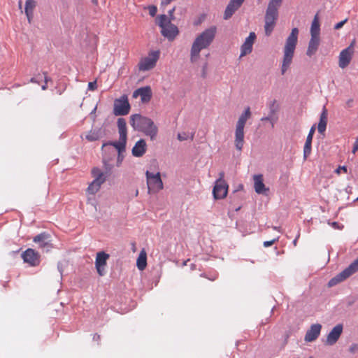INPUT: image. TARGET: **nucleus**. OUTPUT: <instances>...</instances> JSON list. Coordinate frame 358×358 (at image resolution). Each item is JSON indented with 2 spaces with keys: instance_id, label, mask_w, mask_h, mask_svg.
Masks as SVG:
<instances>
[{
  "instance_id": "obj_1",
  "label": "nucleus",
  "mask_w": 358,
  "mask_h": 358,
  "mask_svg": "<svg viewBox=\"0 0 358 358\" xmlns=\"http://www.w3.org/2000/svg\"><path fill=\"white\" fill-rule=\"evenodd\" d=\"M216 31V27L212 26L205 29L194 39L190 50L191 62H196L200 57V52L212 43L215 37Z\"/></svg>"
},
{
  "instance_id": "obj_2",
  "label": "nucleus",
  "mask_w": 358,
  "mask_h": 358,
  "mask_svg": "<svg viewBox=\"0 0 358 358\" xmlns=\"http://www.w3.org/2000/svg\"><path fill=\"white\" fill-rule=\"evenodd\" d=\"M130 124L134 130L143 132L152 141L156 139L158 127L150 118L140 114H134L130 117Z\"/></svg>"
},
{
  "instance_id": "obj_3",
  "label": "nucleus",
  "mask_w": 358,
  "mask_h": 358,
  "mask_svg": "<svg viewBox=\"0 0 358 358\" xmlns=\"http://www.w3.org/2000/svg\"><path fill=\"white\" fill-rule=\"evenodd\" d=\"M299 29L293 28L283 48V57L281 66V73L284 75L289 68L294 55V51L298 41Z\"/></svg>"
},
{
  "instance_id": "obj_4",
  "label": "nucleus",
  "mask_w": 358,
  "mask_h": 358,
  "mask_svg": "<svg viewBox=\"0 0 358 358\" xmlns=\"http://www.w3.org/2000/svg\"><path fill=\"white\" fill-rule=\"evenodd\" d=\"M282 3V0H271L268 2L264 16V31L267 36H269L274 29L278 18V9Z\"/></svg>"
},
{
  "instance_id": "obj_5",
  "label": "nucleus",
  "mask_w": 358,
  "mask_h": 358,
  "mask_svg": "<svg viewBox=\"0 0 358 358\" xmlns=\"http://www.w3.org/2000/svg\"><path fill=\"white\" fill-rule=\"evenodd\" d=\"M250 116V108L247 107L240 115L236 124L234 144L236 148L239 151L242 150L244 145V127Z\"/></svg>"
},
{
  "instance_id": "obj_6",
  "label": "nucleus",
  "mask_w": 358,
  "mask_h": 358,
  "mask_svg": "<svg viewBox=\"0 0 358 358\" xmlns=\"http://www.w3.org/2000/svg\"><path fill=\"white\" fill-rule=\"evenodd\" d=\"M157 23L161 28L162 35L169 41L174 40L178 36L179 33L178 27L171 22V19H169L166 15H159Z\"/></svg>"
},
{
  "instance_id": "obj_7",
  "label": "nucleus",
  "mask_w": 358,
  "mask_h": 358,
  "mask_svg": "<svg viewBox=\"0 0 358 358\" xmlns=\"http://www.w3.org/2000/svg\"><path fill=\"white\" fill-rule=\"evenodd\" d=\"M106 173L102 172L99 168H94L92 170V174L94 178V180L90 184L87 192L89 194H94L100 189L101 185L106 181L107 176L109 175L111 166L106 164Z\"/></svg>"
},
{
  "instance_id": "obj_8",
  "label": "nucleus",
  "mask_w": 358,
  "mask_h": 358,
  "mask_svg": "<svg viewBox=\"0 0 358 358\" xmlns=\"http://www.w3.org/2000/svg\"><path fill=\"white\" fill-rule=\"evenodd\" d=\"M358 271V257L353 261L347 268L332 278L328 282V287H331L344 281Z\"/></svg>"
},
{
  "instance_id": "obj_9",
  "label": "nucleus",
  "mask_w": 358,
  "mask_h": 358,
  "mask_svg": "<svg viewBox=\"0 0 358 358\" xmlns=\"http://www.w3.org/2000/svg\"><path fill=\"white\" fill-rule=\"evenodd\" d=\"M145 176L149 194L151 192H158L164 188L163 182L159 172L153 173L149 171H146Z\"/></svg>"
},
{
  "instance_id": "obj_10",
  "label": "nucleus",
  "mask_w": 358,
  "mask_h": 358,
  "mask_svg": "<svg viewBox=\"0 0 358 358\" xmlns=\"http://www.w3.org/2000/svg\"><path fill=\"white\" fill-rule=\"evenodd\" d=\"M130 109L131 106L127 95L123 94L120 98L114 100L113 113L115 116L127 115L129 114Z\"/></svg>"
},
{
  "instance_id": "obj_11",
  "label": "nucleus",
  "mask_w": 358,
  "mask_h": 358,
  "mask_svg": "<svg viewBox=\"0 0 358 358\" xmlns=\"http://www.w3.org/2000/svg\"><path fill=\"white\" fill-rule=\"evenodd\" d=\"M159 51H151L148 55L141 59L138 64V69L140 71H146L153 69L159 58Z\"/></svg>"
},
{
  "instance_id": "obj_12",
  "label": "nucleus",
  "mask_w": 358,
  "mask_h": 358,
  "mask_svg": "<svg viewBox=\"0 0 358 358\" xmlns=\"http://www.w3.org/2000/svg\"><path fill=\"white\" fill-rule=\"evenodd\" d=\"M21 257L31 266H36L41 262L40 255L32 248L27 249L22 253Z\"/></svg>"
},
{
  "instance_id": "obj_13",
  "label": "nucleus",
  "mask_w": 358,
  "mask_h": 358,
  "mask_svg": "<svg viewBox=\"0 0 358 358\" xmlns=\"http://www.w3.org/2000/svg\"><path fill=\"white\" fill-rule=\"evenodd\" d=\"M109 257V255L105 252H99L96 254L95 266L100 276H103L106 274V266Z\"/></svg>"
},
{
  "instance_id": "obj_14",
  "label": "nucleus",
  "mask_w": 358,
  "mask_h": 358,
  "mask_svg": "<svg viewBox=\"0 0 358 358\" xmlns=\"http://www.w3.org/2000/svg\"><path fill=\"white\" fill-rule=\"evenodd\" d=\"M354 43H352L348 48L343 50L339 55V67L344 69L348 66L354 52Z\"/></svg>"
},
{
  "instance_id": "obj_15",
  "label": "nucleus",
  "mask_w": 358,
  "mask_h": 358,
  "mask_svg": "<svg viewBox=\"0 0 358 358\" xmlns=\"http://www.w3.org/2000/svg\"><path fill=\"white\" fill-rule=\"evenodd\" d=\"M244 1L245 0H230L225 8L223 17L224 19L229 20L231 18L234 13L242 6Z\"/></svg>"
},
{
  "instance_id": "obj_16",
  "label": "nucleus",
  "mask_w": 358,
  "mask_h": 358,
  "mask_svg": "<svg viewBox=\"0 0 358 358\" xmlns=\"http://www.w3.org/2000/svg\"><path fill=\"white\" fill-rule=\"evenodd\" d=\"M132 96L134 99L141 96V100L143 103H148L152 98L151 88L149 86L140 87L133 92Z\"/></svg>"
},
{
  "instance_id": "obj_17",
  "label": "nucleus",
  "mask_w": 358,
  "mask_h": 358,
  "mask_svg": "<svg viewBox=\"0 0 358 358\" xmlns=\"http://www.w3.org/2000/svg\"><path fill=\"white\" fill-rule=\"evenodd\" d=\"M256 38V34L255 32H250L249 36L245 38V42L241 47V55L240 57L245 56L250 54L252 50V45Z\"/></svg>"
},
{
  "instance_id": "obj_18",
  "label": "nucleus",
  "mask_w": 358,
  "mask_h": 358,
  "mask_svg": "<svg viewBox=\"0 0 358 358\" xmlns=\"http://www.w3.org/2000/svg\"><path fill=\"white\" fill-rule=\"evenodd\" d=\"M343 329V327L341 324L336 325L327 335L326 343L329 345L335 344L340 338Z\"/></svg>"
},
{
  "instance_id": "obj_19",
  "label": "nucleus",
  "mask_w": 358,
  "mask_h": 358,
  "mask_svg": "<svg viewBox=\"0 0 358 358\" xmlns=\"http://www.w3.org/2000/svg\"><path fill=\"white\" fill-rule=\"evenodd\" d=\"M322 329V325L320 324H314L310 326V328L307 331L304 340L306 342H312L317 338L320 336Z\"/></svg>"
},
{
  "instance_id": "obj_20",
  "label": "nucleus",
  "mask_w": 358,
  "mask_h": 358,
  "mask_svg": "<svg viewBox=\"0 0 358 358\" xmlns=\"http://www.w3.org/2000/svg\"><path fill=\"white\" fill-rule=\"evenodd\" d=\"M315 131V125H313L309 131L306 137L305 145L303 147V159L306 160L311 153L312 150V141Z\"/></svg>"
},
{
  "instance_id": "obj_21",
  "label": "nucleus",
  "mask_w": 358,
  "mask_h": 358,
  "mask_svg": "<svg viewBox=\"0 0 358 358\" xmlns=\"http://www.w3.org/2000/svg\"><path fill=\"white\" fill-rule=\"evenodd\" d=\"M227 191L228 185L227 183L221 184L215 182L213 189V194L215 199H221L227 196Z\"/></svg>"
},
{
  "instance_id": "obj_22",
  "label": "nucleus",
  "mask_w": 358,
  "mask_h": 358,
  "mask_svg": "<svg viewBox=\"0 0 358 358\" xmlns=\"http://www.w3.org/2000/svg\"><path fill=\"white\" fill-rule=\"evenodd\" d=\"M146 152V143L145 140L138 141L132 148L131 153L136 157H142Z\"/></svg>"
},
{
  "instance_id": "obj_23",
  "label": "nucleus",
  "mask_w": 358,
  "mask_h": 358,
  "mask_svg": "<svg viewBox=\"0 0 358 358\" xmlns=\"http://www.w3.org/2000/svg\"><path fill=\"white\" fill-rule=\"evenodd\" d=\"M33 241L38 243L40 248H43L45 247H49L50 242V235L46 232L41 233L34 237Z\"/></svg>"
},
{
  "instance_id": "obj_24",
  "label": "nucleus",
  "mask_w": 358,
  "mask_h": 358,
  "mask_svg": "<svg viewBox=\"0 0 358 358\" xmlns=\"http://www.w3.org/2000/svg\"><path fill=\"white\" fill-rule=\"evenodd\" d=\"M327 110L325 106L323 107L322 113L320 116V120L317 125L318 132L323 134L326 130L327 124Z\"/></svg>"
},
{
  "instance_id": "obj_25",
  "label": "nucleus",
  "mask_w": 358,
  "mask_h": 358,
  "mask_svg": "<svg viewBox=\"0 0 358 358\" xmlns=\"http://www.w3.org/2000/svg\"><path fill=\"white\" fill-rule=\"evenodd\" d=\"M254 187L255 192L257 194H263L268 189L265 187V185L263 182V176L261 174L255 175L254 177Z\"/></svg>"
},
{
  "instance_id": "obj_26",
  "label": "nucleus",
  "mask_w": 358,
  "mask_h": 358,
  "mask_svg": "<svg viewBox=\"0 0 358 358\" xmlns=\"http://www.w3.org/2000/svg\"><path fill=\"white\" fill-rule=\"evenodd\" d=\"M36 6V2L34 0H26L24 13L27 17L29 23L31 22L34 17V10Z\"/></svg>"
},
{
  "instance_id": "obj_27",
  "label": "nucleus",
  "mask_w": 358,
  "mask_h": 358,
  "mask_svg": "<svg viewBox=\"0 0 358 358\" xmlns=\"http://www.w3.org/2000/svg\"><path fill=\"white\" fill-rule=\"evenodd\" d=\"M319 45L320 37L311 36L308 43L306 55L309 57H311L313 55H314L317 52Z\"/></svg>"
},
{
  "instance_id": "obj_28",
  "label": "nucleus",
  "mask_w": 358,
  "mask_h": 358,
  "mask_svg": "<svg viewBox=\"0 0 358 358\" xmlns=\"http://www.w3.org/2000/svg\"><path fill=\"white\" fill-rule=\"evenodd\" d=\"M127 138L120 136V138L118 141L108 142L103 144V147L107 145H111L114 146L118 151V152H121L125 150L126 143H127Z\"/></svg>"
},
{
  "instance_id": "obj_29",
  "label": "nucleus",
  "mask_w": 358,
  "mask_h": 358,
  "mask_svg": "<svg viewBox=\"0 0 358 358\" xmlns=\"http://www.w3.org/2000/svg\"><path fill=\"white\" fill-rule=\"evenodd\" d=\"M104 136V131L101 128L92 129L89 131L85 138L89 141H95Z\"/></svg>"
},
{
  "instance_id": "obj_30",
  "label": "nucleus",
  "mask_w": 358,
  "mask_h": 358,
  "mask_svg": "<svg viewBox=\"0 0 358 358\" xmlns=\"http://www.w3.org/2000/svg\"><path fill=\"white\" fill-rule=\"evenodd\" d=\"M320 23L317 15H316L312 22L310 27V35L313 37H320Z\"/></svg>"
},
{
  "instance_id": "obj_31",
  "label": "nucleus",
  "mask_w": 358,
  "mask_h": 358,
  "mask_svg": "<svg viewBox=\"0 0 358 358\" xmlns=\"http://www.w3.org/2000/svg\"><path fill=\"white\" fill-rule=\"evenodd\" d=\"M117 127L118 132L120 136L123 137H127V122L124 118L120 117L117 119Z\"/></svg>"
},
{
  "instance_id": "obj_32",
  "label": "nucleus",
  "mask_w": 358,
  "mask_h": 358,
  "mask_svg": "<svg viewBox=\"0 0 358 358\" xmlns=\"http://www.w3.org/2000/svg\"><path fill=\"white\" fill-rule=\"evenodd\" d=\"M137 267L139 270L143 271L147 265L146 254L143 252H141L136 262Z\"/></svg>"
},
{
  "instance_id": "obj_33",
  "label": "nucleus",
  "mask_w": 358,
  "mask_h": 358,
  "mask_svg": "<svg viewBox=\"0 0 358 358\" xmlns=\"http://www.w3.org/2000/svg\"><path fill=\"white\" fill-rule=\"evenodd\" d=\"M269 114L274 117V115L278 110V106L275 100H272L268 103Z\"/></svg>"
},
{
  "instance_id": "obj_34",
  "label": "nucleus",
  "mask_w": 358,
  "mask_h": 358,
  "mask_svg": "<svg viewBox=\"0 0 358 358\" xmlns=\"http://www.w3.org/2000/svg\"><path fill=\"white\" fill-rule=\"evenodd\" d=\"M145 9H148V10L149 14L152 17L155 16L156 14H157V6H155L154 5H150L148 6H147V7H145Z\"/></svg>"
},
{
  "instance_id": "obj_35",
  "label": "nucleus",
  "mask_w": 358,
  "mask_h": 358,
  "mask_svg": "<svg viewBox=\"0 0 358 358\" xmlns=\"http://www.w3.org/2000/svg\"><path fill=\"white\" fill-rule=\"evenodd\" d=\"M189 138V136L187 133L185 132H182V133H179L178 134V139L180 141H185L187 140V138Z\"/></svg>"
},
{
  "instance_id": "obj_36",
  "label": "nucleus",
  "mask_w": 358,
  "mask_h": 358,
  "mask_svg": "<svg viewBox=\"0 0 358 358\" xmlns=\"http://www.w3.org/2000/svg\"><path fill=\"white\" fill-rule=\"evenodd\" d=\"M208 63L205 62L202 66L201 77L206 78L207 76Z\"/></svg>"
},
{
  "instance_id": "obj_37",
  "label": "nucleus",
  "mask_w": 358,
  "mask_h": 358,
  "mask_svg": "<svg viewBox=\"0 0 358 358\" xmlns=\"http://www.w3.org/2000/svg\"><path fill=\"white\" fill-rule=\"evenodd\" d=\"M278 240V237L275 238H273V240L271 241H264L263 245L265 248H268V247H270L271 246L275 241H277Z\"/></svg>"
},
{
  "instance_id": "obj_38",
  "label": "nucleus",
  "mask_w": 358,
  "mask_h": 358,
  "mask_svg": "<svg viewBox=\"0 0 358 358\" xmlns=\"http://www.w3.org/2000/svg\"><path fill=\"white\" fill-rule=\"evenodd\" d=\"M219 178L215 181L216 182H220V183H227L225 182V180H224V173L223 171H221L220 173H219Z\"/></svg>"
},
{
  "instance_id": "obj_39",
  "label": "nucleus",
  "mask_w": 358,
  "mask_h": 358,
  "mask_svg": "<svg viewBox=\"0 0 358 358\" xmlns=\"http://www.w3.org/2000/svg\"><path fill=\"white\" fill-rule=\"evenodd\" d=\"M96 87H97V84H96V81L90 82L88 83V90H89L93 91V90H96Z\"/></svg>"
},
{
  "instance_id": "obj_40",
  "label": "nucleus",
  "mask_w": 358,
  "mask_h": 358,
  "mask_svg": "<svg viewBox=\"0 0 358 358\" xmlns=\"http://www.w3.org/2000/svg\"><path fill=\"white\" fill-rule=\"evenodd\" d=\"M347 21H348V19L346 18V19L343 20V21L337 23L336 24H335L334 29H341L347 22Z\"/></svg>"
},
{
  "instance_id": "obj_41",
  "label": "nucleus",
  "mask_w": 358,
  "mask_h": 358,
  "mask_svg": "<svg viewBox=\"0 0 358 358\" xmlns=\"http://www.w3.org/2000/svg\"><path fill=\"white\" fill-rule=\"evenodd\" d=\"M273 120V116L270 115L268 113V115L266 116V117H263L261 118V121L262 122H264V121H271L272 122Z\"/></svg>"
},
{
  "instance_id": "obj_42",
  "label": "nucleus",
  "mask_w": 358,
  "mask_h": 358,
  "mask_svg": "<svg viewBox=\"0 0 358 358\" xmlns=\"http://www.w3.org/2000/svg\"><path fill=\"white\" fill-rule=\"evenodd\" d=\"M175 10H176V7H173L172 9H171L168 12V14H169V19H171V22L174 20L173 13L175 11Z\"/></svg>"
},
{
  "instance_id": "obj_43",
  "label": "nucleus",
  "mask_w": 358,
  "mask_h": 358,
  "mask_svg": "<svg viewBox=\"0 0 358 358\" xmlns=\"http://www.w3.org/2000/svg\"><path fill=\"white\" fill-rule=\"evenodd\" d=\"M358 150V137L356 138L352 148V153H355Z\"/></svg>"
},
{
  "instance_id": "obj_44",
  "label": "nucleus",
  "mask_w": 358,
  "mask_h": 358,
  "mask_svg": "<svg viewBox=\"0 0 358 358\" xmlns=\"http://www.w3.org/2000/svg\"><path fill=\"white\" fill-rule=\"evenodd\" d=\"M341 170H342V171H343L345 173H346V172H347V168H346V166H338V167L336 169L335 172H336V173L339 174V173H341Z\"/></svg>"
},
{
  "instance_id": "obj_45",
  "label": "nucleus",
  "mask_w": 358,
  "mask_h": 358,
  "mask_svg": "<svg viewBox=\"0 0 358 358\" xmlns=\"http://www.w3.org/2000/svg\"><path fill=\"white\" fill-rule=\"evenodd\" d=\"M357 350H358V345L357 344H352L350 347V349H349V350L351 353H355Z\"/></svg>"
},
{
  "instance_id": "obj_46",
  "label": "nucleus",
  "mask_w": 358,
  "mask_h": 358,
  "mask_svg": "<svg viewBox=\"0 0 358 358\" xmlns=\"http://www.w3.org/2000/svg\"><path fill=\"white\" fill-rule=\"evenodd\" d=\"M329 224H331L334 229H340L339 224L337 222H333L331 223L329 222Z\"/></svg>"
},
{
  "instance_id": "obj_47",
  "label": "nucleus",
  "mask_w": 358,
  "mask_h": 358,
  "mask_svg": "<svg viewBox=\"0 0 358 358\" xmlns=\"http://www.w3.org/2000/svg\"><path fill=\"white\" fill-rule=\"evenodd\" d=\"M299 236H300V234H299V233H298V234L296 235V236L295 239L293 241V245H294V246H296V245H297V241H298V238H299Z\"/></svg>"
},
{
  "instance_id": "obj_48",
  "label": "nucleus",
  "mask_w": 358,
  "mask_h": 358,
  "mask_svg": "<svg viewBox=\"0 0 358 358\" xmlns=\"http://www.w3.org/2000/svg\"><path fill=\"white\" fill-rule=\"evenodd\" d=\"M44 81L45 83H47L49 80H50V78L47 76V73L44 72Z\"/></svg>"
},
{
  "instance_id": "obj_49",
  "label": "nucleus",
  "mask_w": 358,
  "mask_h": 358,
  "mask_svg": "<svg viewBox=\"0 0 358 358\" xmlns=\"http://www.w3.org/2000/svg\"><path fill=\"white\" fill-rule=\"evenodd\" d=\"M93 340L94 341H99L100 340V336L97 334H95L93 336Z\"/></svg>"
},
{
  "instance_id": "obj_50",
  "label": "nucleus",
  "mask_w": 358,
  "mask_h": 358,
  "mask_svg": "<svg viewBox=\"0 0 358 358\" xmlns=\"http://www.w3.org/2000/svg\"><path fill=\"white\" fill-rule=\"evenodd\" d=\"M352 99H349V100L346 102L347 106H348V107H352Z\"/></svg>"
},
{
  "instance_id": "obj_51",
  "label": "nucleus",
  "mask_w": 358,
  "mask_h": 358,
  "mask_svg": "<svg viewBox=\"0 0 358 358\" xmlns=\"http://www.w3.org/2000/svg\"><path fill=\"white\" fill-rule=\"evenodd\" d=\"M30 82H31V83H38V81L36 80V78H31L30 79Z\"/></svg>"
},
{
  "instance_id": "obj_52",
  "label": "nucleus",
  "mask_w": 358,
  "mask_h": 358,
  "mask_svg": "<svg viewBox=\"0 0 358 358\" xmlns=\"http://www.w3.org/2000/svg\"><path fill=\"white\" fill-rule=\"evenodd\" d=\"M22 1L20 0L18 1V7H19L20 9H22Z\"/></svg>"
},
{
  "instance_id": "obj_53",
  "label": "nucleus",
  "mask_w": 358,
  "mask_h": 358,
  "mask_svg": "<svg viewBox=\"0 0 358 358\" xmlns=\"http://www.w3.org/2000/svg\"><path fill=\"white\" fill-rule=\"evenodd\" d=\"M48 86H47V83H45V84L43 85H42L41 88L43 90H45L47 89Z\"/></svg>"
},
{
  "instance_id": "obj_54",
  "label": "nucleus",
  "mask_w": 358,
  "mask_h": 358,
  "mask_svg": "<svg viewBox=\"0 0 358 358\" xmlns=\"http://www.w3.org/2000/svg\"><path fill=\"white\" fill-rule=\"evenodd\" d=\"M96 107H94V108L92 110V111L91 112V113H90V114H91V115L94 114V113H95V112H96Z\"/></svg>"
},
{
  "instance_id": "obj_55",
  "label": "nucleus",
  "mask_w": 358,
  "mask_h": 358,
  "mask_svg": "<svg viewBox=\"0 0 358 358\" xmlns=\"http://www.w3.org/2000/svg\"><path fill=\"white\" fill-rule=\"evenodd\" d=\"M92 2L94 4L96 5V4L98 3V0H92Z\"/></svg>"
},
{
  "instance_id": "obj_56",
  "label": "nucleus",
  "mask_w": 358,
  "mask_h": 358,
  "mask_svg": "<svg viewBox=\"0 0 358 358\" xmlns=\"http://www.w3.org/2000/svg\"><path fill=\"white\" fill-rule=\"evenodd\" d=\"M194 134H191L190 139L192 141L194 139Z\"/></svg>"
},
{
  "instance_id": "obj_57",
  "label": "nucleus",
  "mask_w": 358,
  "mask_h": 358,
  "mask_svg": "<svg viewBox=\"0 0 358 358\" xmlns=\"http://www.w3.org/2000/svg\"><path fill=\"white\" fill-rule=\"evenodd\" d=\"M58 269H59V271L62 273V271H61L62 267H59V268H58Z\"/></svg>"
},
{
  "instance_id": "obj_58",
  "label": "nucleus",
  "mask_w": 358,
  "mask_h": 358,
  "mask_svg": "<svg viewBox=\"0 0 358 358\" xmlns=\"http://www.w3.org/2000/svg\"><path fill=\"white\" fill-rule=\"evenodd\" d=\"M138 190H136V195H138Z\"/></svg>"
},
{
  "instance_id": "obj_59",
  "label": "nucleus",
  "mask_w": 358,
  "mask_h": 358,
  "mask_svg": "<svg viewBox=\"0 0 358 358\" xmlns=\"http://www.w3.org/2000/svg\"><path fill=\"white\" fill-rule=\"evenodd\" d=\"M238 210H240V207H238L236 210L238 211Z\"/></svg>"
},
{
  "instance_id": "obj_60",
  "label": "nucleus",
  "mask_w": 358,
  "mask_h": 358,
  "mask_svg": "<svg viewBox=\"0 0 358 358\" xmlns=\"http://www.w3.org/2000/svg\"><path fill=\"white\" fill-rule=\"evenodd\" d=\"M358 200V197L355 199V201H357Z\"/></svg>"
},
{
  "instance_id": "obj_61",
  "label": "nucleus",
  "mask_w": 358,
  "mask_h": 358,
  "mask_svg": "<svg viewBox=\"0 0 358 358\" xmlns=\"http://www.w3.org/2000/svg\"><path fill=\"white\" fill-rule=\"evenodd\" d=\"M309 358H313V357H309Z\"/></svg>"
}]
</instances>
